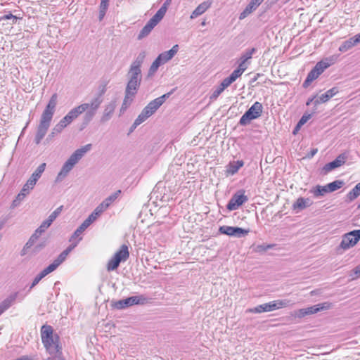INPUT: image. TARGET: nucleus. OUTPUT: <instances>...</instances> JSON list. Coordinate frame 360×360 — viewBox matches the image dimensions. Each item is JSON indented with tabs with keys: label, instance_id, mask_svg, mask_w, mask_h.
Wrapping results in <instances>:
<instances>
[{
	"label": "nucleus",
	"instance_id": "1",
	"mask_svg": "<svg viewBox=\"0 0 360 360\" xmlns=\"http://www.w3.org/2000/svg\"><path fill=\"white\" fill-rule=\"evenodd\" d=\"M91 148V144H86L84 146L76 150L69 159L65 162L60 172L58 173L57 180H61L73 168L75 165L82 158V156Z\"/></svg>",
	"mask_w": 360,
	"mask_h": 360
},
{
	"label": "nucleus",
	"instance_id": "2",
	"mask_svg": "<svg viewBox=\"0 0 360 360\" xmlns=\"http://www.w3.org/2000/svg\"><path fill=\"white\" fill-rule=\"evenodd\" d=\"M101 103V101L99 98H96L90 103H83L74 108L66 115L72 122L81 114L87 110L86 115L89 116V119H91L94 116L95 111L99 108Z\"/></svg>",
	"mask_w": 360,
	"mask_h": 360
},
{
	"label": "nucleus",
	"instance_id": "3",
	"mask_svg": "<svg viewBox=\"0 0 360 360\" xmlns=\"http://www.w3.org/2000/svg\"><path fill=\"white\" fill-rule=\"evenodd\" d=\"M77 243L68 247L51 264L41 271L34 279L32 287L36 285L44 277L55 271L66 259L68 254L76 247Z\"/></svg>",
	"mask_w": 360,
	"mask_h": 360
},
{
	"label": "nucleus",
	"instance_id": "4",
	"mask_svg": "<svg viewBox=\"0 0 360 360\" xmlns=\"http://www.w3.org/2000/svg\"><path fill=\"white\" fill-rule=\"evenodd\" d=\"M334 56L327 58L316 63L315 67L309 72L306 80L304 82V86H307L312 81L315 80L329 66L335 63Z\"/></svg>",
	"mask_w": 360,
	"mask_h": 360
},
{
	"label": "nucleus",
	"instance_id": "5",
	"mask_svg": "<svg viewBox=\"0 0 360 360\" xmlns=\"http://www.w3.org/2000/svg\"><path fill=\"white\" fill-rule=\"evenodd\" d=\"M167 6L164 4L153 16L152 18L147 22V24L143 27L139 34V39H143L149 34V33L152 31V30L160 22V20L165 16L167 12Z\"/></svg>",
	"mask_w": 360,
	"mask_h": 360
},
{
	"label": "nucleus",
	"instance_id": "6",
	"mask_svg": "<svg viewBox=\"0 0 360 360\" xmlns=\"http://www.w3.org/2000/svg\"><path fill=\"white\" fill-rule=\"evenodd\" d=\"M129 257V252L128 246L127 245H122L115 253L114 256L108 261L106 266L107 270L111 271L117 269L120 262L127 261Z\"/></svg>",
	"mask_w": 360,
	"mask_h": 360
},
{
	"label": "nucleus",
	"instance_id": "7",
	"mask_svg": "<svg viewBox=\"0 0 360 360\" xmlns=\"http://www.w3.org/2000/svg\"><path fill=\"white\" fill-rule=\"evenodd\" d=\"M262 112V105L259 102H255L241 117L240 124L246 125L252 120L260 117Z\"/></svg>",
	"mask_w": 360,
	"mask_h": 360
},
{
	"label": "nucleus",
	"instance_id": "8",
	"mask_svg": "<svg viewBox=\"0 0 360 360\" xmlns=\"http://www.w3.org/2000/svg\"><path fill=\"white\" fill-rule=\"evenodd\" d=\"M332 304L330 302H323L316 305H314L307 308L300 309L295 311V316L298 318H303L307 315L316 314L322 310L330 309Z\"/></svg>",
	"mask_w": 360,
	"mask_h": 360
},
{
	"label": "nucleus",
	"instance_id": "9",
	"mask_svg": "<svg viewBox=\"0 0 360 360\" xmlns=\"http://www.w3.org/2000/svg\"><path fill=\"white\" fill-rule=\"evenodd\" d=\"M288 303L284 300H274L270 302L269 303H265L261 305L257 306L254 309H251L249 310L250 312L253 313H262L264 311H271L276 309H278L283 307H287Z\"/></svg>",
	"mask_w": 360,
	"mask_h": 360
},
{
	"label": "nucleus",
	"instance_id": "10",
	"mask_svg": "<svg viewBox=\"0 0 360 360\" xmlns=\"http://www.w3.org/2000/svg\"><path fill=\"white\" fill-rule=\"evenodd\" d=\"M360 239V230H354L346 233L340 243V248L343 250L353 247Z\"/></svg>",
	"mask_w": 360,
	"mask_h": 360
},
{
	"label": "nucleus",
	"instance_id": "11",
	"mask_svg": "<svg viewBox=\"0 0 360 360\" xmlns=\"http://www.w3.org/2000/svg\"><path fill=\"white\" fill-rule=\"evenodd\" d=\"M247 200L248 197L245 195V191H239L231 198L226 205V208L230 211L236 210Z\"/></svg>",
	"mask_w": 360,
	"mask_h": 360
},
{
	"label": "nucleus",
	"instance_id": "12",
	"mask_svg": "<svg viewBox=\"0 0 360 360\" xmlns=\"http://www.w3.org/2000/svg\"><path fill=\"white\" fill-rule=\"evenodd\" d=\"M347 156L345 153H342L340 155H338L335 160L326 164L323 168L322 172L324 174H327L332 170L338 168L343 165L346 160H347Z\"/></svg>",
	"mask_w": 360,
	"mask_h": 360
},
{
	"label": "nucleus",
	"instance_id": "13",
	"mask_svg": "<svg viewBox=\"0 0 360 360\" xmlns=\"http://www.w3.org/2000/svg\"><path fill=\"white\" fill-rule=\"evenodd\" d=\"M169 93L165 94L160 97H158L153 101H150L143 110L144 113L148 115V117L151 116L158 108L162 105L165 102V98L168 97Z\"/></svg>",
	"mask_w": 360,
	"mask_h": 360
},
{
	"label": "nucleus",
	"instance_id": "14",
	"mask_svg": "<svg viewBox=\"0 0 360 360\" xmlns=\"http://www.w3.org/2000/svg\"><path fill=\"white\" fill-rule=\"evenodd\" d=\"M37 183L29 179L27 182L24 184L20 192L18 194L15 199L13 201V205L17 206L30 193V192L34 188Z\"/></svg>",
	"mask_w": 360,
	"mask_h": 360
},
{
	"label": "nucleus",
	"instance_id": "15",
	"mask_svg": "<svg viewBox=\"0 0 360 360\" xmlns=\"http://www.w3.org/2000/svg\"><path fill=\"white\" fill-rule=\"evenodd\" d=\"M219 231L222 234H225L229 236L238 237L245 236L249 233V230L243 229L240 227H233L229 226H220Z\"/></svg>",
	"mask_w": 360,
	"mask_h": 360
},
{
	"label": "nucleus",
	"instance_id": "16",
	"mask_svg": "<svg viewBox=\"0 0 360 360\" xmlns=\"http://www.w3.org/2000/svg\"><path fill=\"white\" fill-rule=\"evenodd\" d=\"M53 221H50V219L48 218L45 220L41 226L35 231L34 233L31 236L29 241L26 243L25 248H28L31 247L34 242L38 238V237L41 234L42 232L45 231L48 227L50 226Z\"/></svg>",
	"mask_w": 360,
	"mask_h": 360
},
{
	"label": "nucleus",
	"instance_id": "17",
	"mask_svg": "<svg viewBox=\"0 0 360 360\" xmlns=\"http://www.w3.org/2000/svg\"><path fill=\"white\" fill-rule=\"evenodd\" d=\"M360 41V34H356L354 37L345 41L340 47V52H346Z\"/></svg>",
	"mask_w": 360,
	"mask_h": 360
},
{
	"label": "nucleus",
	"instance_id": "18",
	"mask_svg": "<svg viewBox=\"0 0 360 360\" xmlns=\"http://www.w3.org/2000/svg\"><path fill=\"white\" fill-rule=\"evenodd\" d=\"M178 50L179 46L176 44L173 46V47L170 50L160 53L158 56V58L161 60L162 63H165L170 59H172L174 57V56L178 52Z\"/></svg>",
	"mask_w": 360,
	"mask_h": 360
},
{
	"label": "nucleus",
	"instance_id": "19",
	"mask_svg": "<svg viewBox=\"0 0 360 360\" xmlns=\"http://www.w3.org/2000/svg\"><path fill=\"white\" fill-rule=\"evenodd\" d=\"M338 92V89L336 87H333L329 90H328L325 94L321 95L317 99L315 100V105H319L321 103H326L330 98L335 96Z\"/></svg>",
	"mask_w": 360,
	"mask_h": 360
},
{
	"label": "nucleus",
	"instance_id": "20",
	"mask_svg": "<svg viewBox=\"0 0 360 360\" xmlns=\"http://www.w3.org/2000/svg\"><path fill=\"white\" fill-rule=\"evenodd\" d=\"M139 86V79H136V77H131L130 80L128 82L126 93L128 94H131V96H134L136 93V89Z\"/></svg>",
	"mask_w": 360,
	"mask_h": 360
},
{
	"label": "nucleus",
	"instance_id": "21",
	"mask_svg": "<svg viewBox=\"0 0 360 360\" xmlns=\"http://www.w3.org/2000/svg\"><path fill=\"white\" fill-rule=\"evenodd\" d=\"M211 6V3L208 1H204L197 6V8L193 11L191 15V18H195L198 15L204 13Z\"/></svg>",
	"mask_w": 360,
	"mask_h": 360
},
{
	"label": "nucleus",
	"instance_id": "22",
	"mask_svg": "<svg viewBox=\"0 0 360 360\" xmlns=\"http://www.w3.org/2000/svg\"><path fill=\"white\" fill-rule=\"evenodd\" d=\"M143 57L138 58L131 65L130 72L131 73V77H136V79H139L141 75L140 67L142 63Z\"/></svg>",
	"mask_w": 360,
	"mask_h": 360
},
{
	"label": "nucleus",
	"instance_id": "23",
	"mask_svg": "<svg viewBox=\"0 0 360 360\" xmlns=\"http://www.w3.org/2000/svg\"><path fill=\"white\" fill-rule=\"evenodd\" d=\"M230 85L224 80L221 82V84L219 85V86L216 89V90L212 93V94L210 96V100L214 101L216 100L219 95L224 91L225 89L229 87Z\"/></svg>",
	"mask_w": 360,
	"mask_h": 360
},
{
	"label": "nucleus",
	"instance_id": "24",
	"mask_svg": "<svg viewBox=\"0 0 360 360\" xmlns=\"http://www.w3.org/2000/svg\"><path fill=\"white\" fill-rule=\"evenodd\" d=\"M49 127V126H46V125L41 124H39L37 133L36 137H35V141H36L37 144H39L40 143V141H41V139L44 138V136H45V134L47 132Z\"/></svg>",
	"mask_w": 360,
	"mask_h": 360
},
{
	"label": "nucleus",
	"instance_id": "25",
	"mask_svg": "<svg viewBox=\"0 0 360 360\" xmlns=\"http://www.w3.org/2000/svg\"><path fill=\"white\" fill-rule=\"evenodd\" d=\"M243 165L244 162L242 160L231 162L227 167V172L231 174H234L243 166Z\"/></svg>",
	"mask_w": 360,
	"mask_h": 360
},
{
	"label": "nucleus",
	"instance_id": "26",
	"mask_svg": "<svg viewBox=\"0 0 360 360\" xmlns=\"http://www.w3.org/2000/svg\"><path fill=\"white\" fill-rule=\"evenodd\" d=\"M311 205V201L308 198H299L293 205L294 209L302 210Z\"/></svg>",
	"mask_w": 360,
	"mask_h": 360
},
{
	"label": "nucleus",
	"instance_id": "27",
	"mask_svg": "<svg viewBox=\"0 0 360 360\" xmlns=\"http://www.w3.org/2000/svg\"><path fill=\"white\" fill-rule=\"evenodd\" d=\"M53 115V112L44 110L41 115L39 124L50 126Z\"/></svg>",
	"mask_w": 360,
	"mask_h": 360
},
{
	"label": "nucleus",
	"instance_id": "28",
	"mask_svg": "<svg viewBox=\"0 0 360 360\" xmlns=\"http://www.w3.org/2000/svg\"><path fill=\"white\" fill-rule=\"evenodd\" d=\"M45 168H46V163L41 164L37 168V169L34 171V172L31 175L30 179H32L35 183H37L38 179L40 178L41 174L44 172Z\"/></svg>",
	"mask_w": 360,
	"mask_h": 360
},
{
	"label": "nucleus",
	"instance_id": "29",
	"mask_svg": "<svg viewBox=\"0 0 360 360\" xmlns=\"http://www.w3.org/2000/svg\"><path fill=\"white\" fill-rule=\"evenodd\" d=\"M258 6L257 5L252 4V2L250 1V4L246 6L244 11L240 14L239 19L243 20L250 13H252Z\"/></svg>",
	"mask_w": 360,
	"mask_h": 360
},
{
	"label": "nucleus",
	"instance_id": "30",
	"mask_svg": "<svg viewBox=\"0 0 360 360\" xmlns=\"http://www.w3.org/2000/svg\"><path fill=\"white\" fill-rule=\"evenodd\" d=\"M115 108V105L114 103L109 104L106 106L103 115L102 117V121H107L110 116L112 115Z\"/></svg>",
	"mask_w": 360,
	"mask_h": 360
},
{
	"label": "nucleus",
	"instance_id": "31",
	"mask_svg": "<svg viewBox=\"0 0 360 360\" xmlns=\"http://www.w3.org/2000/svg\"><path fill=\"white\" fill-rule=\"evenodd\" d=\"M243 72H242L238 68L236 69L229 77L224 79V80L231 85L233 82H234L238 77H240Z\"/></svg>",
	"mask_w": 360,
	"mask_h": 360
},
{
	"label": "nucleus",
	"instance_id": "32",
	"mask_svg": "<svg viewBox=\"0 0 360 360\" xmlns=\"http://www.w3.org/2000/svg\"><path fill=\"white\" fill-rule=\"evenodd\" d=\"M57 99H58L57 94H53L52 96L51 97L50 101H49V103L47 104L45 110L54 113L55 108H56V103H57Z\"/></svg>",
	"mask_w": 360,
	"mask_h": 360
},
{
	"label": "nucleus",
	"instance_id": "33",
	"mask_svg": "<svg viewBox=\"0 0 360 360\" xmlns=\"http://www.w3.org/2000/svg\"><path fill=\"white\" fill-rule=\"evenodd\" d=\"M343 184H344L343 181H340V180H336L333 182L328 184L327 186H328V188L329 190V193L333 192L335 191L340 189V188H342Z\"/></svg>",
	"mask_w": 360,
	"mask_h": 360
},
{
	"label": "nucleus",
	"instance_id": "34",
	"mask_svg": "<svg viewBox=\"0 0 360 360\" xmlns=\"http://www.w3.org/2000/svg\"><path fill=\"white\" fill-rule=\"evenodd\" d=\"M360 195V183L357 184L348 195V199L352 201Z\"/></svg>",
	"mask_w": 360,
	"mask_h": 360
},
{
	"label": "nucleus",
	"instance_id": "35",
	"mask_svg": "<svg viewBox=\"0 0 360 360\" xmlns=\"http://www.w3.org/2000/svg\"><path fill=\"white\" fill-rule=\"evenodd\" d=\"M70 123H71L70 120H69L68 116L65 115L62 120H60V121L56 126V129L58 131H60L65 127H66L68 125H69Z\"/></svg>",
	"mask_w": 360,
	"mask_h": 360
},
{
	"label": "nucleus",
	"instance_id": "36",
	"mask_svg": "<svg viewBox=\"0 0 360 360\" xmlns=\"http://www.w3.org/2000/svg\"><path fill=\"white\" fill-rule=\"evenodd\" d=\"M328 193H329V190L328 188V186L326 185L324 186H317L314 193L316 196H319L323 195L324 194Z\"/></svg>",
	"mask_w": 360,
	"mask_h": 360
},
{
	"label": "nucleus",
	"instance_id": "37",
	"mask_svg": "<svg viewBox=\"0 0 360 360\" xmlns=\"http://www.w3.org/2000/svg\"><path fill=\"white\" fill-rule=\"evenodd\" d=\"M141 299L137 296H133L128 297L127 299H124V303L126 304V307L132 306L134 304H138L140 303Z\"/></svg>",
	"mask_w": 360,
	"mask_h": 360
},
{
	"label": "nucleus",
	"instance_id": "38",
	"mask_svg": "<svg viewBox=\"0 0 360 360\" xmlns=\"http://www.w3.org/2000/svg\"><path fill=\"white\" fill-rule=\"evenodd\" d=\"M133 97L134 96H131V94H128L127 93H126L124 99L123 101V103H122V105L121 108L122 111L125 110L128 108V106L131 104V103L133 100Z\"/></svg>",
	"mask_w": 360,
	"mask_h": 360
},
{
	"label": "nucleus",
	"instance_id": "39",
	"mask_svg": "<svg viewBox=\"0 0 360 360\" xmlns=\"http://www.w3.org/2000/svg\"><path fill=\"white\" fill-rule=\"evenodd\" d=\"M121 193L120 190L117 191L115 193L110 195L108 198H107L104 201H103V203L108 204V207L117 198L118 195Z\"/></svg>",
	"mask_w": 360,
	"mask_h": 360
},
{
	"label": "nucleus",
	"instance_id": "40",
	"mask_svg": "<svg viewBox=\"0 0 360 360\" xmlns=\"http://www.w3.org/2000/svg\"><path fill=\"white\" fill-rule=\"evenodd\" d=\"M13 300L14 298L6 299L0 304V315L11 306Z\"/></svg>",
	"mask_w": 360,
	"mask_h": 360
},
{
	"label": "nucleus",
	"instance_id": "41",
	"mask_svg": "<svg viewBox=\"0 0 360 360\" xmlns=\"http://www.w3.org/2000/svg\"><path fill=\"white\" fill-rule=\"evenodd\" d=\"M148 117H149L148 115L144 113V111L142 110L141 113L135 120L134 124L135 127H136L137 125H139L141 123L144 122Z\"/></svg>",
	"mask_w": 360,
	"mask_h": 360
},
{
	"label": "nucleus",
	"instance_id": "42",
	"mask_svg": "<svg viewBox=\"0 0 360 360\" xmlns=\"http://www.w3.org/2000/svg\"><path fill=\"white\" fill-rule=\"evenodd\" d=\"M256 49L255 48H252L248 50L241 58L240 59L244 60V61H247L248 60L252 58V54L255 52Z\"/></svg>",
	"mask_w": 360,
	"mask_h": 360
},
{
	"label": "nucleus",
	"instance_id": "43",
	"mask_svg": "<svg viewBox=\"0 0 360 360\" xmlns=\"http://www.w3.org/2000/svg\"><path fill=\"white\" fill-rule=\"evenodd\" d=\"M311 118V115H304L297 124V128H300Z\"/></svg>",
	"mask_w": 360,
	"mask_h": 360
},
{
	"label": "nucleus",
	"instance_id": "44",
	"mask_svg": "<svg viewBox=\"0 0 360 360\" xmlns=\"http://www.w3.org/2000/svg\"><path fill=\"white\" fill-rule=\"evenodd\" d=\"M162 64L161 60H159L158 58L155 60V61L153 63V64L150 66V72L153 73L155 72L158 67Z\"/></svg>",
	"mask_w": 360,
	"mask_h": 360
},
{
	"label": "nucleus",
	"instance_id": "45",
	"mask_svg": "<svg viewBox=\"0 0 360 360\" xmlns=\"http://www.w3.org/2000/svg\"><path fill=\"white\" fill-rule=\"evenodd\" d=\"M91 224L90 219H86L78 228V232H83Z\"/></svg>",
	"mask_w": 360,
	"mask_h": 360
},
{
	"label": "nucleus",
	"instance_id": "46",
	"mask_svg": "<svg viewBox=\"0 0 360 360\" xmlns=\"http://www.w3.org/2000/svg\"><path fill=\"white\" fill-rule=\"evenodd\" d=\"M82 232H78V229L75 231L74 234L72 235V236L71 237V238L70 239V241L72 242V244L69 246L70 247L71 245H72L73 244H75V243H77V244H78L79 241L81 240V238H79V240H75V238L77 237H78ZM77 245H76L77 246Z\"/></svg>",
	"mask_w": 360,
	"mask_h": 360
},
{
	"label": "nucleus",
	"instance_id": "47",
	"mask_svg": "<svg viewBox=\"0 0 360 360\" xmlns=\"http://www.w3.org/2000/svg\"><path fill=\"white\" fill-rule=\"evenodd\" d=\"M112 307L117 309H122L127 307L124 303V300H119L117 302H114L112 304Z\"/></svg>",
	"mask_w": 360,
	"mask_h": 360
},
{
	"label": "nucleus",
	"instance_id": "48",
	"mask_svg": "<svg viewBox=\"0 0 360 360\" xmlns=\"http://www.w3.org/2000/svg\"><path fill=\"white\" fill-rule=\"evenodd\" d=\"M108 208V204L103 202L95 209V210L100 214V215Z\"/></svg>",
	"mask_w": 360,
	"mask_h": 360
},
{
	"label": "nucleus",
	"instance_id": "49",
	"mask_svg": "<svg viewBox=\"0 0 360 360\" xmlns=\"http://www.w3.org/2000/svg\"><path fill=\"white\" fill-rule=\"evenodd\" d=\"M13 19V24L15 23V20L18 19V17L15 15H13L12 13H8L7 15H5L0 18V21L4 20H9Z\"/></svg>",
	"mask_w": 360,
	"mask_h": 360
},
{
	"label": "nucleus",
	"instance_id": "50",
	"mask_svg": "<svg viewBox=\"0 0 360 360\" xmlns=\"http://www.w3.org/2000/svg\"><path fill=\"white\" fill-rule=\"evenodd\" d=\"M109 1L110 0H101L100 10H103V12L106 11L108 7Z\"/></svg>",
	"mask_w": 360,
	"mask_h": 360
},
{
	"label": "nucleus",
	"instance_id": "51",
	"mask_svg": "<svg viewBox=\"0 0 360 360\" xmlns=\"http://www.w3.org/2000/svg\"><path fill=\"white\" fill-rule=\"evenodd\" d=\"M240 63L238 67V69L240 70L242 72H244L246 69L248 68V66L246 65L247 61H244V60L240 59Z\"/></svg>",
	"mask_w": 360,
	"mask_h": 360
},
{
	"label": "nucleus",
	"instance_id": "52",
	"mask_svg": "<svg viewBox=\"0 0 360 360\" xmlns=\"http://www.w3.org/2000/svg\"><path fill=\"white\" fill-rule=\"evenodd\" d=\"M100 216V214H98L95 210L89 216L87 219H90V221L91 223L94 221L98 217Z\"/></svg>",
	"mask_w": 360,
	"mask_h": 360
},
{
	"label": "nucleus",
	"instance_id": "53",
	"mask_svg": "<svg viewBox=\"0 0 360 360\" xmlns=\"http://www.w3.org/2000/svg\"><path fill=\"white\" fill-rule=\"evenodd\" d=\"M15 360H35V359L31 356H22Z\"/></svg>",
	"mask_w": 360,
	"mask_h": 360
},
{
	"label": "nucleus",
	"instance_id": "54",
	"mask_svg": "<svg viewBox=\"0 0 360 360\" xmlns=\"http://www.w3.org/2000/svg\"><path fill=\"white\" fill-rule=\"evenodd\" d=\"M58 216V214L56 211H53V212L50 214V216L49 217V218L50 219V221H53Z\"/></svg>",
	"mask_w": 360,
	"mask_h": 360
},
{
	"label": "nucleus",
	"instance_id": "55",
	"mask_svg": "<svg viewBox=\"0 0 360 360\" xmlns=\"http://www.w3.org/2000/svg\"><path fill=\"white\" fill-rule=\"evenodd\" d=\"M263 1L264 0H251L252 4L257 5V6H259Z\"/></svg>",
	"mask_w": 360,
	"mask_h": 360
},
{
	"label": "nucleus",
	"instance_id": "56",
	"mask_svg": "<svg viewBox=\"0 0 360 360\" xmlns=\"http://www.w3.org/2000/svg\"><path fill=\"white\" fill-rule=\"evenodd\" d=\"M105 13H106V11H103V10H100V11H99V19H100V20H101L103 18L104 15H105Z\"/></svg>",
	"mask_w": 360,
	"mask_h": 360
},
{
	"label": "nucleus",
	"instance_id": "57",
	"mask_svg": "<svg viewBox=\"0 0 360 360\" xmlns=\"http://www.w3.org/2000/svg\"><path fill=\"white\" fill-rule=\"evenodd\" d=\"M62 209H63V206H60L55 211L59 214L61 212Z\"/></svg>",
	"mask_w": 360,
	"mask_h": 360
},
{
	"label": "nucleus",
	"instance_id": "58",
	"mask_svg": "<svg viewBox=\"0 0 360 360\" xmlns=\"http://www.w3.org/2000/svg\"><path fill=\"white\" fill-rule=\"evenodd\" d=\"M300 128H297V126L295 127V129L293 131V134H295L297 133V131L300 129Z\"/></svg>",
	"mask_w": 360,
	"mask_h": 360
},
{
	"label": "nucleus",
	"instance_id": "59",
	"mask_svg": "<svg viewBox=\"0 0 360 360\" xmlns=\"http://www.w3.org/2000/svg\"><path fill=\"white\" fill-rule=\"evenodd\" d=\"M316 153V150L312 151V155H314Z\"/></svg>",
	"mask_w": 360,
	"mask_h": 360
},
{
	"label": "nucleus",
	"instance_id": "60",
	"mask_svg": "<svg viewBox=\"0 0 360 360\" xmlns=\"http://www.w3.org/2000/svg\"><path fill=\"white\" fill-rule=\"evenodd\" d=\"M272 246H273V245H268V246H267V248H271Z\"/></svg>",
	"mask_w": 360,
	"mask_h": 360
}]
</instances>
